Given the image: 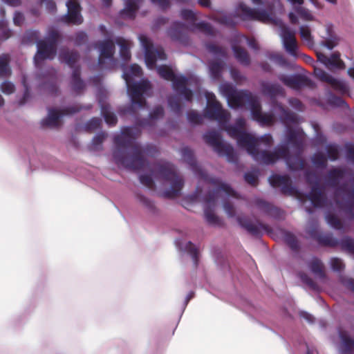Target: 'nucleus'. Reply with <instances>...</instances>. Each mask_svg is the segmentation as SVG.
Here are the masks:
<instances>
[{
    "mask_svg": "<svg viewBox=\"0 0 354 354\" xmlns=\"http://www.w3.org/2000/svg\"><path fill=\"white\" fill-rule=\"evenodd\" d=\"M227 104L234 109L248 107L252 118L261 126L269 125L273 122L272 114L262 112L257 96L247 90L236 89Z\"/></svg>",
    "mask_w": 354,
    "mask_h": 354,
    "instance_id": "f257e3e1",
    "label": "nucleus"
},
{
    "mask_svg": "<svg viewBox=\"0 0 354 354\" xmlns=\"http://www.w3.org/2000/svg\"><path fill=\"white\" fill-rule=\"evenodd\" d=\"M127 91L130 98V103L120 106L118 114L122 117L127 114L134 116L139 109L147 108V102L145 100L140 99L143 95H149L151 91V82L142 78L139 80H129L126 83Z\"/></svg>",
    "mask_w": 354,
    "mask_h": 354,
    "instance_id": "f03ea898",
    "label": "nucleus"
},
{
    "mask_svg": "<svg viewBox=\"0 0 354 354\" xmlns=\"http://www.w3.org/2000/svg\"><path fill=\"white\" fill-rule=\"evenodd\" d=\"M133 153H127L122 149L118 148L113 152V158L115 162L126 169L139 170L142 169L148 164L147 159L145 157V153L152 155L156 151V148L151 145H147L145 148L138 145H134L132 147Z\"/></svg>",
    "mask_w": 354,
    "mask_h": 354,
    "instance_id": "7ed1b4c3",
    "label": "nucleus"
},
{
    "mask_svg": "<svg viewBox=\"0 0 354 354\" xmlns=\"http://www.w3.org/2000/svg\"><path fill=\"white\" fill-rule=\"evenodd\" d=\"M156 179H161L170 183V187L164 192V196L171 197L180 194L184 180L175 171L174 167L169 162L158 163L153 168Z\"/></svg>",
    "mask_w": 354,
    "mask_h": 354,
    "instance_id": "20e7f679",
    "label": "nucleus"
},
{
    "mask_svg": "<svg viewBox=\"0 0 354 354\" xmlns=\"http://www.w3.org/2000/svg\"><path fill=\"white\" fill-rule=\"evenodd\" d=\"M59 39V32L57 30H51L44 39L37 41V50L33 57L36 67H38L44 60H52L55 58Z\"/></svg>",
    "mask_w": 354,
    "mask_h": 354,
    "instance_id": "39448f33",
    "label": "nucleus"
},
{
    "mask_svg": "<svg viewBox=\"0 0 354 354\" xmlns=\"http://www.w3.org/2000/svg\"><path fill=\"white\" fill-rule=\"evenodd\" d=\"M205 141L212 147L219 157H225L228 162L236 164L239 158L234 148L223 141L221 133L216 131H210L203 134Z\"/></svg>",
    "mask_w": 354,
    "mask_h": 354,
    "instance_id": "423d86ee",
    "label": "nucleus"
},
{
    "mask_svg": "<svg viewBox=\"0 0 354 354\" xmlns=\"http://www.w3.org/2000/svg\"><path fill=\"white\" fill-rule=\"evenodd\" d=\"M348 173L344 168H332L329 170L328 176L325 178V182L327 185L342 194L344 201L340 203V205L344 211V203L350 192L353 189V187L352 189L348 188ZM351 185L353 187L352 183Z\"/></svg>",
    "mask_w": 354,
    "mask_h": 354,
    "instance_id": "0eeeda50",
    "label": "nucleus"
},
{
    "mask_svg": "<svg viewBox=\"0 0 354 354\" xmlns=\"http://www.w3.org/2000/svg\"><path fill=\"white\" fill-rule=\"evenodd\" d=\"M92 106L87 104L84 106L75 104L67 105L62 107L61 109L56 108L48 109V115L41 121V127H56L58 126V121L64 115H71L80 112L81 110H89Z\"/></svg>",
    "mask_w": 354,
    "mask_h": 354,
    "instance_id": "6e6552de",
    "label": "nucleus"
},
{
    "mask_svg": "<svg viewBox=\"0 0 354 354\" xmlns=\"http://www.w3.org/2000/svg\"><path fill=\"white\" fill-rule=\"evenodd\" d=\"M304 133L302 129L295 128H287L286 138L283 141L278 145L283 150V155L287 152L302 153L304 142L301 135Z\"/></svg>",
    "mask_w": 354,
    "mask_h": 354,
    "instance_id": "1a4fd4ad",
    "label": "nucleus"
},
{
    "mask_svg": "<svg viewBox=\"0 0 354 354\" xmlns=\"http://www.w3.org/2000/svg\"><path fill=\"white\" fill-rule=\"evenodd\" d=\"M180 153L184 161L188 165L189 169L193 172L195 176L199 179L210 181L215 184V180H209L208 174L206 171L198 164L195 157L194 151L188 146L181 148Z\"/></svg>",
    "mask_w": 354,
    "mask_h": 354,
    "instance_id": "9d476101",
    "label": "nucleus"
},
{
    "mask_svg": "<svg viewBox=\"0 0 354 354\" xmlns=\"http://www.w3.org/2000/svg\"><path fill=\"white\" fill-rule=\"evenodd\" d=\"M275 23L279 27V35L284 49L291 56L297 57L298 55L297 54V51L298 50V46L295 38V31H292L288 25L281 19L275 21Z\"/></svg>",
    "mask_w": 354,
    "mask_h": 354,
    "instance_id": "9b49d317",
    "label": "nucleus"
},
{
    "mask_svg": "<svg viewBox=\"0 0 354 354\" xmlns=\"http://www.w3.org/2000/svg\"><path fill=\"white\" fill-rule=\"evenodd\" d=\"M56 73V71L51 67L41 71L36 75L37 80L40 82L39 87L46 90L51 95H55L59 91Z\"/></svg>",
    "mask_w": 354,
    "mask_h": 354,
    "instance_id": "f8f14e48",
    "label": "nucleus"
},
{
    "mask_svg": "<svg viewBox=\"0 0 354 354\" xmlns=\"http://www.w3.org/2000/svg\"><path fill=\"white\" fill-rule=\"evenodd\" d=\"M313 74L317 79L329 84L333 89L341 94H346L349 91L344 80L333 77L322 68L315 66Z\"/></svg>",
    "mask_w": 354,
    "mask_h": 354,
    "instance_id": "ddd939ff",
    "label": "nucleus"
},
{
    "mask_svg": "<svg viewBox=\"0 0 354 354\" xmlns=\"http://www.w3.org/2000/svg\"><path fill=\"white\" fill-rule=\"evenodd\" d=\"M268 149H255L254 153L251 156L257 162L266 165L274 164L277 160L281 159L283 150L281 147L277 145L272 151H270Z\"/></svg>",
    "mask_w": 354,
    "mask_h": 354,
    "instance_id": "4468645a",
    "label": "nucleus"
},
{
    "mask_svg": "<svg viewBox=\"0 0 354 354\" xmlns=\"http://www.w3.org/2000/svg\"><path fill=\"white\" fill-rule=\"evenodd\" d=\"M114 50V43L111 39H104L100 43L98 65L101 68H111L109 65L115 62L113 57Z\"/></svg>",
    "mask_w": 354,
    "mask_h": 354,
    "instance_id": "2eb2a0df",
    "label": "nucleus"
},
{
    "mask_svg": "<svg viewBox=\"0 0 354 354\" xmlns=\"http://www.w3.org/2000/svg\"><path fill=\"white\" fill-rule=\"evenodd\" d=\"M142 48L144 50L145 62L149 68H153L157 62L158 49L155 48L149 38L145 34L138 37Z\"/></svg>",
    "mask_w": 354,
    "mask_h": 354,
    "instance_id": "dca6fc26",
    "label": "nucleus"
},
{
    "mask_svg": "<svg viewBox=\"0 0 354 354\" xmlns=\"http://www.w3.org/2000/svg\"><path fill=\"white\" fill-rule=\"evenodd\" d=\"M237 16L243 20H261L263 18H269L270 14L266 9H254L241 2L236 8Z\"/></svg>",
    "mask_w": 354,
    "mask_h": 354,
    "instance_id": "f3484780",
    "label": "nucleus"
},
{
    "mask_svg": "<svg viewBox=\"0 0 354 354\" xmlns=\"http://www.w3.org/2000/svg\"><path fill=\"white\" fill-rule=\"evenodd\" d=\"M167 34L173 41L183 45L189 44V37L186 24L180 21H175L167 29Z\"/></svg>",
    "mask_w": 354,
    "mask_h": 354,
    "instance_id": "a211bd4d",
    "label": "nucleus"
},
{
    "mask_svg": "<svg viewBox=\"0 0 354 354\" xmlns=\"http://www.w3.org/2000/svg\"><path fill=\"white\" fill-rule=\"evenodd\" d=\"M66 6L67 12L62 17V21L68 24H81L83 22V17L80 3L75 0H68Z\"/></svg>",
    "mask_w": 354,
    "mask_h": 354,
    "instance_id": "6ab92c4d",
    "label": "nucleus"
},
{
    "mask_svg": "<svg viewBox=\"0 0 354 354\" xmlns=\"http://www.w3.org/2000/svg\"><path fill=\"white\" fill-rule=\"evenodd\" d=\"M137 113V112L136 113ZM165 115L164 108L160 105L155 106L149 113L148 118H140L135 114L136 126L140 128L152 127L155 126L156 122L162 119Z\"/></svg>",
    "mask_w": 354,
    "mask_h": 354,
    "instance_id": "aec40b11",
    "label": "nucleus"
},
{
    "mask_svg": "<svg viewBox=\"0 0 354 354\" xmlns=\"http://www.w3.org/2000/svg\"><path fill=\"white\" fill-rule=\"evenodd\" d=\"M189 78L185 75H176L171 80L172 88L176 93L183 97L187 102H191L193 99V91L187 86Z\"/></svg>",
    "mask_w": 354,
    "mask_h": 354,
    "instance_id": "412c9836",
    "label": "nucleus"
},
{
    "mask_svg": "<svg viewBox=\"0 0 354 354\" xmlns=\"http://www.w3.org/2000/svg\"><path fill=\"white\" fill-rule=\"evenodd\" d=\"M268 181L272 187H279L281 192L285 195H290L296 189L291 178L287 174H273Z\"/></svg>",
    "mask_w": 354,
    "mask_h": 354,
    "instance_id": "4be33fe9",
    "label": "nucleus"
},
{
    "mask_svg": "<svg viewBox=\"0 0 354 354\" xmlns=\"http://www.w3.org/2000/svg\"><path fill=\"white\" fill-rule=\"evenodd\" d=\"M317 61L329 71H336L345 68V64L340 59V53L339 52H334L329 57L323 53H317Z\"/></svg>",
    "mask_w": 354,
    "mask_h": 354,
    "instance_id": "5701e85b",
    "label": "nucleus"
},
{
    "mask_svg": "<svg viewBox=\"0 0 354 354\" xmlns=\"http://www.w3.org/2000/svg\"><path fill=\"white\" fill-rule=\"evenodd\" d=\"M279 79L286 85L295 86L297 88H313L315 86L314 82L310 78L299 73L283 75Z\"/></svg>",
    "mask_w": 354,
    "mask_h": 354,
    "instance_id": "b1692460",
    "label": "nucleus"
},
{
    "mask_svg": "<svg viewBox=\"0 0 354 354\" xmlns=\"http://www.w3.org/2000/svg\"><path fill=\"white\" fill-rule=\"evenodd\" d=\"M237 222L241 227L245 230L249 234L260 237L263 235V231H268L267 225L261 223H254L246 217H239Z\"/></svg>",
    "mask_w": 354,
    "mask_h": 354,
    "instance_id": "393cba45",
    "label": "nucleus"
},
{
    "mask_svg": "<svg viewBox=\"0 0 354 354\" xmlns=\"http://www.w3.org/2000/svg\"><path fill=\"white\" fill-rule=\"evenodd\" d=\"M207 115L210 120H216L221 124L227 122L229 118L227 111L216 101L207 106Z\"/></svg>",
    "mask_w": 354,
    "mask_h": 354,
    "instance_id": "a878e982",
    "label": "nucleus"
},
{
    "mask_svg": "<svg viewBox=\"0 0 354 354\" xmlns=\"http://www.w3.org/2000/svg\"><path fill=\"white\" fill-rule=\"evenodd\" d=\"M136 128H140L139 127L136 126L134 123L133 127H124V128L122 130L121 137H118L115 138V142L119 146L118 148L122 149V147H129L131 143L135 140L136 132Z\"/></svg>",
    "mask_w": 354,
    "mask_h": 354,
    "instance_id": "bb28decb",
    "label": "nucleus"
},
{
    "mask_svg": "<svg viewBox=\"0 0 354 354\" xmlns=\"http://www.w3.org/2000/svg\"><path fill=\"white\" fill-rule=\"evenodd\" d=\"M307 197L315 207H322L326 203L327 199L322 185L312 186Z\"/></svg>",
    "mask_w": 354,
    "mask_h": 354,
    "instance_id": "cd10ccee",
    "label": "nucleus"
},
{
    "mask_svg": "<svg viewBox=\"0 0 354 354\" xmlns=\"http://www.w3.org/2000/svg\"><path fill=\"white\" fill-rule=\"evenodd\" d=\"M283 158L287 167L291 171H297L304 167V160L301 158V153L287 152L281 156Z\"/></svg>",
    "mask_w": 354,
    "mask_h": 354,
    "instance_id": "c85d7f7f",
    "label": "nucleus"
},
{
    "mask_svg": "<svg viewBox=\"0 0 354 354\" xmlns=\"http://www.w3.org/2000/svg\"><path fill=\"white\" fill-rule=\"evenodd\" d=\"M237 145L242 149H244L247 152L252 155L254 153L255 148V138L246 131H244L236 139Z\"/></svg>",
    "mask_w": 354,
    "mask_h": 354,
    "instance_id": "c756f323",
    "label": "nucleus"
},
{
    "mask_svg": "<svg viewBox=\"0 0 354 354\" xmlns=\"http://www.w3.org/2000/svg\"><path fill=\"white\" fill-rule=\"evenodd\" d=\"M134 196L136 200L147 209L148 213L153 216L158 214L159 210L153 200L138 191L134 192Z\"/></svg>",
    "mask_w": 354,
    "mask_h": 354,
    "instance_id": "7c9ffc66",
    "label": "nucleus"
},
{
    "mask_svg": "<svg viewBox=\"0 0 354 354\" xmlns=\"http://www.w3.org/2000/svg\"><path fill=\"white\" fill-rule=\"evenodd\" d=\"M323 38L324 41L322 42V46L330 50H333L338 44L339 38L335 33L332 24H328L326 26V32Z\"/></svg>",
    "mask_w": 354,
    "mask_h": 354,
    "instance_id": "2f4dec72",
    "label": "nucleus"
},
{
    "mask_svg": "<svg viewBox=\"0 0 354 354\" xmlns=\"http://www.w3.org/2000/svg\"><path fill=\"white\" fill-rule=\"evenodd\" d=\"M175 244L178 250L187 252L190 255L194 266L196 267L198 263V251L195 245L190 241L187 242L185 245H183L180 239H176Z\"/></svg>",
    "mask_w": 354,
    "mask_h": 354,
    "instance_id": "473e14b6",
    "label": "nucleus"
},
{
    "mask_svg": "<svg viewBox=\"0 0 354 354\" xmlns=\"http://www.w3.org/2000/svg\"><path fill=\"white\" fill-rule=\"evenodd\" d=\"M125 6L120 11L122 17L134 19L140 9L142 0H125Z\"/></svg>",
    "mask_w": 354,
    "mask_h": 354,
    "instance_id": "72a5a7b5",
    "label": "nucleus"
},
{
    "mask_svg": "<svg viewBox=\"0 0 354 354\" xmlns=\"http://www.w3.org/2000/svg\"><path fill=\"white\" fill-rule=\"evenodd\" d=\"M212 255L217 266L224 272L232 273L231 267L229 260L225 254H224L219 248H214Z\"/></svg>",
    "mask_w": 354,
    "mask_h": 354,
    "instance_id": "f704fd0d",
    "label": "nucleus"
},
{
    "mask_svg": "<svg viewBox=\"0 0 354 354\" xmlns=\"http://www.w3.org/2000/svg\"><path fill=\"white\" fill-rule=\"evenodd\" d=\"M59 59L62 63L67 64L72 69V71L76 68H80V66L77 64L79 54L75 50L62 51L59 53Z\"/></svg>",
    "mask_w": 354,
    "mask_h": 354,
    "instance_id": "c9c22d12",
    "label": "nucleus"
},
{
    "mask_svg": "<svg viewBox=\"0 0 354 354\" xmlns=\"http://www.w3.org/2000/svg\"><path fill=\"white\" fill-rule=\"evenodd\" d=\"M207 66L211 79L214 81L220 80L222 78L225 64L218 60H210L208 62Z\"/></svg>",
    "mask_w": 354,
    "mask_h": 354,
    "instance_id": "e433bc0d",
    "label": "nucleus"
},
{
    "mask_svg": "<svg viewBox=\"0 0 354 354\" xmlns=\"http://www.w3.org/2000/svg\"><path fill=\"white\" fill-rule=\"evenodd\" d=\"M260 86L262 93L270 97L271 99L275 98L282 92L281 87L278 84L263 81L261 82Z\"/></svg>",
    "mask_w": 354,
    "mask_h": 354,
    "instance_id": "4c0bfd02",
    "label": "nucleus"
},
{
    "mask_svg": "<svg viewBox=\"0 0 354 354\" xmlns=\"http://www.w3.org/2000/svg\"><path fill=\"white\" fill-rule=\"evenodd\" d=\"M338 335L342 344L340 348L341 354H352L354 351V339L340 329L338 330Z\"/></svg>",
    "mask_w": 354,
    "mask_h": 354,
    "instance_id": "58836bf2",
    "label": "nucleus"
},
{
    "mask_svg": "<svg viewBox=\"0 0 354 354\" xmlns=\"http://www.w3.org/2000/svg\"><path fill=\"white\" fill-rule=\"evenodd\" d=\"M308 267L313 274L320 279L326 278L324 266L322 261L316 257H313L308 263Z\"/></svg>",
    "mask_w": 354,
    "mask_h": 354,
    "instance_id": "ea45409f",
    "label": "nucleus"
},
{
    "mask_svg": "<svg viewBox=\"0 0 354 354\" xmlns=\"http://www.w3.org/2000/svg\"><path fill=\"white\" fill-rule=\"evenodd\" d=\"M274 105L277 110L280 111L279 118L282 122L293 124L297 122L298 117L295 113L284 108L281 103L274 102Z\"/></svg>",
    "mask_w": 354,
    "mask_h": 354,
    "instance_id": "a19ab883",
    "label": "nucleus"
},
{
    "mask_svg": "<svg viewBox=\"0 0 354 354\" xmlns=\"http://www.w3.org/2000/svg\"><path fill=\"white\" fill-rule=\"evenodd\" d=\"M71 86L73 91L79 93L85 88V83L80 77V68H76L72 71Z\"/></svg>",
    "mask_w": 354,
    "mask_h": 354,
    "instance_id": "79ce46f5",
    "label": "nucleus"
},
{
    "mask_svg": "<svg viewBox=\"0 0 354 354\" xmlns=\"http://www.w3.org/2000/svg\"><path fill=\"white\" fill-rule=\"evenodd\" d=\"M101 115L103 116L104 121L109 126H114L117 122L118 118L115 114L111 111L109 104H104L100 102Z\"/></svg>",
    "mask_w": 354,
    "mask_h": 354,
    "instance_id": "37998d69",
    "label": "nucleus"
},
{
    "mask_svg": "<svg viewBox=\"0 0 354 354\" xmlns=\"http://www.w3.org/2000/svg\"><path fill=\"white\" fill-rule=\"evenodd\" d=\"M232 50L236 60L243 66H247L250 64V58L248 52L239 46H232Z\"/></svg>",
    "mask_w": 354,
    "mask_h": 354,
    "instance_id": "c03bdc74",
    "label": "nucleus"
},
{
    "mask_svg": "<svg viewBox=\"0 0 354 354\" xmlns=\"http://www.w3.org/2000/svg\"><path fill=\"white\" fill-rule=\"evenodd\" d=\"M142 75L141 68L136 64H131L129 68H126L122 73V77L125 82H129V80H134L140 78Z\"/></svg>",
    "mask_w": 354,
    "mask_h": 354,
    "instance_id": "a18cd8bd",
    "label": "nucleus"
},
{
    "mask_svg": "<svg viewBox=\"0 0 354 354\" xmlns=\"http://www.w3.org/2000/svg\"><path fill=\"white\" fill-rule=\"evenodd\" d=\"M311 161L317 169H325L327 167V157L323 151H317L313 155Z\"/></svg>",
    "mask_w": 354,
    "mask_h": 354,
    "instance_id": "49530a36",
    "label": "nucleus"
},
{
    "mask_svg": "<svg viewBox=\"0 0 354 354\" xmlns=\"http://www.w3.org/2000/svg\"><path fill=\"white\" fill-rule=\"evenodd\" d=\"M204 216L209 225H221L222 224V221L214 213V209L210 205H205Z\"/></svg>",
    "mask_w": 354,
    "mask_h": 354,
    "instance_id": "de8ad7c7",
    "label": "nucleus"
},
{
    "mask_svg": "<svg viewBox=\"0 0 354 354\" xmlns=\"http://www.w3.org/2000/svg\"><path fill=\"white\" fill-rule=\"evenodd\" d=\"M40 39L39 30H29L23 35L21 38V43L24 45H32L35 43L37 46V41Z\"/></svg>",
    "mask_w": 354,
    "mask_h": 354,
    "instance_id": "09e8293b",
    "label": "nucleus"
},
{
    "mask_svg": "<svg viewBox=\"0 0 354 354\" xmlns=\"http://www.w3.org/2000/svg\"><path fill=\"white\" fill-rule=\"evenodd\" d=\"M350 183L353 185V189L350 192L344 203L345 212L354 218V174L350 178Z\"/></svg>",
    "mask_w": 354,
    "mask_h": 354,
    "instance_id": "8fccbe9b",
    "label": "nucleus"
},
{
    "mask_svg": "<svg viewBox=\"0 0 354 354\" xmlns=\"http://www.w3.org/2000/svg\"><path fill=\"white\" fill-rule=\"evenodd\" d=\"M327 102L333 107L348 108L346 102L342 97L335 95L331 91L327 92Z\"/></svg>",
    "mask_w": 354,
    "mask_h": 354,
    "instance_id": "3c124183",
    "label": "nucleus"
},
{
    "mask_svg": "<svg viewBox=\"0 0 354 354\" xmlns=\"http://www.w3.org/2000/svg\"><path fill=\"white\" fill-rule=\"evenodd\" d=\"M115 43L120 47V55L122 60L124 62L129 61L131 59V53L125 41L122 37H117Z\"/></svg>",
    "mask_w": 354,
    "mask_h": 354,
    "instance_id": "603ef678",
    "label": "nucleus"
},
{
    "mask_svg": "<svg viewBox=\"0 0 354 354\" xmlns=\"http://www.w3.org/2000/svg\"><path fill=\"white\" fill-rule=\"evenodd\" d=\"M256 149H270L272 146L273 139L270 133L265 134L258 138H255Z\"/></svg>",
    "mask_w": 354,
    "mask_h": 354,
    "instance_id": "864d4df0",
    "label": "nucleus"
},
{
    "mask_svg": "<svg viewBox=\"0 0 354 354\" xmlns=\"http://www.w3.org/2000/svg\"><path fill=\"white\" fill-rule=\"evenodd\" d=\"M316 240L320 245L325 246L336 247L338 246V239L333 237L331 234H317Z\"/></svg>",
    "mask_w": 354,
    "mask_h": 354,
    "instance_id": "5fc2aeb1",
    "label": "nucleus"
},
{
    "mask_svg": "<svg viewBox=\"0 0 354 354\" xmlns=\"http://www.w3.org/2000/svg\"><path fill=\"white\" fill-rule=\"evenodd\" d=\"M10 57L8 54L0 55V76L6 77L11 75Z\"/></svg>",
    "mask_w": 354,
    "mask_h": 354,
    "instance_id": "6e6d98bb",
    "label": "nucleus"
},
{
    "mask_svg": "<svg viewBox=\"0 0 354 354\" xmlns=\"http://www.w3.org/2000/svg\"><path fill=\"white\" fill-rule=\"evenodd\" d=\"M283 238L286 243L292 250L297 251L299 249V242L292 232L286 230L283 231Z\"/></svg>",
    "mask_w": 354,
    "mask_h": 354,
    "instance_id": "4d7b16f0",
    "label": "nucleus"
},
{
    "mask_svg": "<svg viewBox=\"0 0 354 354\" xmlns=\"http://www.w3.org/2000/svg\"><path fill=\"white\" fill-rule=\"evenodd\" d=\"M326 221L328 225L335 230H343L344 229V223L339 219L337 216L333 213H326Z\"/></svg>",
    "mask_w": 354,
    "mask_h": 354,
    "instance_id": "13d9d810",
    "label": "nucleus"
},
{
    "mask_svg": "<svg viewBox=\"0 0 354 354\" xmlns=\"http://www.w3.org/2000/svg\"><path fill=\"white\" fill-rule=\"evenodd\" d=\"M299 35L301 38L307 44L308 46H313V37L311 34V30L308 25H302L299 27Z\"/></svg>",
    "mask_w": 354,
    "mask_h": 354,
    "instance_id": "bf43d9fd",
    "label": "nucleus"
},
{
    "mask_svg": "<svg viewBox=\"0 0 354 354\" xmlns=\"http://www.w3.org/2000/svg\"><path fill=\"white\" fill-rule=\"evenodd\" d=\"M156 71L161 78L167 81H171L176 75L172 69L165 64L157 66Z\"/></svg>",
    "mask_w": 354,
    "mask_h": 354,
    "instance_id": "052dcab7",
    "label": "nucleus"
},
{
    "mask_svg": "<svg viewBox=\"0 0 354 354\" xmlns=\"http://www.w3.org/2000/svg\"><path fill=\"white\" fill-rule=\"evenodd\" d=\"M138 178L142 185L151 187L154 184V179H156L155 171L152 169L149 172L140 174Z\"/></svg>",
    "mask_w": 354,
    "mask_h": 354,
    "instance_id": "680f3d73",
    "label": "nucleus"
},
{
    "mask_svg": "<svg viewBox=\"0 0 354 354\" xmlns=\"http://www.w3.org/2000/svg\"><path fill=\"white\" fill-rule=\"evenodd\" d=\"M255 205L260 212L266 214H271L273 212L277 210V209L270 203L263 199H257Z\"/></svg>",
    "mask_w": 354,
    "mask_h": 354,
    "instance_id": "e2e57ef3",
    "label": "nucleus"
},
{
    "mask_svg": "<svg viewBox=\"0 0 354 354\" xmlns=\"http://www.w3.org/2000/svg\"><path fill=\"white\" fill-rule=\"evenodd\" d=\"M338 246L342 250L354 254V239L348 236H344L338 239Z\"/></svg>",
    "mask_w": 354,
    "mask_h": 354,
    "instance_id": "0e129e2a",
    "label": "nucleus"
},
{
    "mask_svg": "<svg viewBox=\"0 0 354 354\" xmlns=\"http://www.w3.org/2000/svg\"><path fill=\"white\" fill-rule=\"evenodd\" d=\"M327 160L335 161L338 158L339 147L337 144H328L325 148Z\"/></svg>",
    "mask_w": 354,
    "mask_h": 354,
    "instance_id": "69168bd1",
    "label": "nucleus"
},
{
    "mask_svg": "<svg viewBox=\"0 0 354 354\" xmlns=\"http://www.w3.org/2000/svg\"><path fill=\"white\" fill-rule=\"evenodd\" d=\"M219 89L222 95L226 98L227 102L236 90L235 86L229 82H224L221 84L219 86Z\"/></svg>",
    "mask_w": 354,
    "mask_h": 354,
    "instance_id": "338daca9",
    "label": "nucleus"
},
{
    "mask_svg": "<svg viewBox=\"0 0 354 354\" xmlns=\"http://www.w3.org/2000/svg\"><path fill=\"white\" fill-rule=\"evenodd\" d=\"M167 104L174 113L179 115L182 112V106L176 96H169L167 97Z\"/></svg>",
    "mask_w": 354,
    "mask_h": 354,
    "instance_id": "774afa93",
    "label": "nucleus"
}]
</instances>
